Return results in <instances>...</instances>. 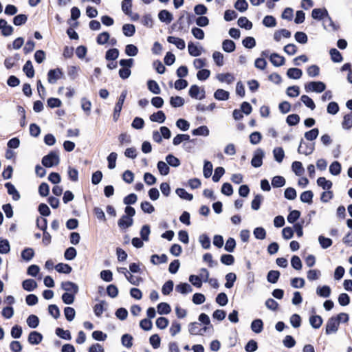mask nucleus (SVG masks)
<instances>
[{
  "label": "nucleus",
  "instance_id": "obj_1",
  "mask_svg": "<svg viewBox=\"0 0 352 352\" xmlns=\"http://www.w3.org/2000/svg\"><path fill=\"white\" fill-rule=\"evenodd\" d=\"M59 162V155L54 151L50 152L48 155L44 156L42 159V164L47 168L57 166Z\"/></svg>",
  "mask_w": 352,
  "mask_h": 352
},
{
  "label": "nucleus",
  "instance_id": "obj_2",
  "mask_svg": "<svg viewBox=\"0 0 352 352\" xmlns=\"http://www.w3.org/2000/svg\"><path fill=\"white\" fill-rule=\"evenodd\" d=\"M126 95H127V91L126 90L122 91V92L121 93V94L118 98V102H116V104L115 105L113 114V119L115 122H116L120 117V113L122 110V105L124 104V102L125 100Z\"/></svg>",
  "mask_w": 352,
  "mask_h": 352
},
{
  "label": "nucleus",
  "instance_id": "obj_3",
  "mask_svg": "<svg viewBox=\"0 0 352 352\" xmlns=\"http://www.w3.org/2000/svg\"><path fill=\"white\" fill-rule=\"evenodd\" d=\"M305 89L307 92L314 91L316 93H321L326 89V85L321 81H313L308 82L305 85Z\"/></svg>",
  "mask_w": 352,
  "mask_h": 352
},
{
  "label": "nucleus",
  "instance_id": "obj_4",
  "mask_svg": "<svg viewBox=\"0 0 352 352\" xmlns=\"http://www.w3.org/2000/svg\"><path fill=\"white\" fill-rule=\"evenodd\" d=\"M315 149V144L314 143H307L301 140L299 146L298 148V152L300 154H303L305 155H311Z\"/></svg>",
  "mask_w": 352,
  "mask_h": 352
},
{
  "label": "nucleus",
  "instance_id": "obj_5",
  "mask_svg": "<svg viewBox=\"0 0 352 352\" xmlns=\"http://www.w3.org/2000/svg\"><path fill=\"white\" fill-rule=\"evenodd\" d=\"M265 156V153L261 148H257L253 155L251 160V164L255 168L261 167L263 164V159Z\"/></svg>",
  "mask_w": 352,
  "mask_h": 352
},
{
  "label": "nucleus",
  "instance_id": "obj_6",
  "mask_svg": "<svg viewBox=\"0 0 352 352\" xmlns=\"http://www.w3.org/2000/svg\"><path fill=\"white\" fill-rule=\"evenodd\" d=\"M189 95L191 98L197 100H201L205 98V90L199 86L194 85H192L189 89Z\"/></svg>",
  "mask_w": 352,
  "mask_h": 352
},
{
  "label": "nucleus",
  "instance_id": "obj_7",
  "mask_svg": "<svg viewBox=\"0 0 352 352\" xmlns=\"http://www.w3.org/2000/svg\"><path fill=\"white\" fill-rule=\"evenodd\" d=\"M339 324L337 320L334 319L333 317L330 318L326 324L325 333L327 335L336 333L339 328Z\"/></svg>",
  "mask_w": 352,
  "mask_h": 352
},
{
  "label": "nucleus",
  "instance_id": "obj_8",
  "mask_svg": "<svg viewBox=\"0 0 352 352\" xmlns=\"http://www.w3.org/2000/svg\"><path fill=\"white\" fill-rule=\"evenodd\" d=\"M206 329V327L201 328L200 324L197 322H191L188 326V331L191 335H203Z\"/></svg>",
  "mask_w": 352,
  "mask_h": 352
},
{
  "label": "nucleus",
  "instance_id": "obj_9",
  "mask_svg": "<svg viewBox=\"0 0 352 352\" xmlns=\"http://www.w3.org/2000/svg\"><path fill=\"white\" fill-rule=\"evenodd\" d=\"M63 73L60 69H51L48 72L47 79L50 84H54L58 80Z\"/></svg>",
  "mask_w": 352,
  "mask_h": 352
},
{
  "label": "nucleus",
  "instance_id": "obj_10",
  "mask_svg": "<svg viewBox=\"0 0 352 352\" xmlns=\"http://www.w3.org/2000/svg\"><path fill=\"white\" fill-rule=\"evenodd\" d=\"M311 16L314 19L324 21L326 16H328V11L325 8H315L312 10Z\"/></svg>",
  "mask_w": 352,
  "mask_h": 352
},
{
  "label": "nucleus",
  "instance_id": "obj_11",
  "mask_svg": "<svg viewBox=\"0 0 352 352\" xmlns=\"http://www.w3.org/2000/svg\"><path fill=\"white\" fill-rule=\"evenodd\" d=\"M269 57L270 62L275 67H280L285 64V58L277 53H272Z\"/></svg>",
  "mask_w": 352,
  "mask_h": 352
},
{
  "label": "nucleus",
  "instance_id": "obj_12",
  "mask_svg": "<svg viewBox=\"0 0 352 352\" xmlns=\"http://www.w3.org/2000/svg\"><path fill=\"white\" fill-rule=\"evenodd\" d=\"M167 41L169 43L175 45L179 50H184L186 47L185 41L178 37L173 36H168Z\"/></svg>",
  "mask_w": 352,
  "mask_h": 352
},
{
  "label": "nucleus",
  "instance_id": "obj_13",
  "mask_svg": "<svg viewBox=\"0 0 352 352\" xmlns=\"http://www.w3.org/2000/svg\"><path fill=\"white\" fill-rule=\"evenodd\" d=\"M62 288L65 291H66L67 292H72L74 294H76L78 292V286L73 282H70V281L63 282L62 283Z\"/></svg>",
  "mask_w": 352,
  "mask_h": 352
},
{
  "label": "nucleus",
  "instance_id": "obj_14",
  "mask_svg": "<svg viewBox=\"0 0 352 352\" xmlns=\"http://www.w3.org/2000/svg\"><path fill=\"white\" fill-rule=\"evenodd\" d=\"M291 32L286 30V29H281L275 31L274 34V39L276 42H279L281 41L282 38H290L291 37Z\"/></svg>",
  "mask_w": 352,
  "mask_h": 352
},
{
  "label": "nucleus",
  "instance_id": "obj_15",
  "mask_svg": "<svg viewBox=\"0 0 352 352\" xmlns=\"http://www.w3.org/2000/svg\"><path fill=\"white\" fill-rule=\"evenodd\" d=\"M217 79L221 82H226L228 85L232 83L234 80V76L230 73L218 74Z\"/></svg>",
  "mask_w": 352,
  "mask_h": 352
},
{
  "label": "nucleus",
  "instance_id": "obj_16",
  "mask_svg": "<svg viewBox=\"0 0 352 352\" xmlns=\"http://www.w3.org/2000/svg\"><path fill=\"white\" fill-rule=\"evenodd\" d=\"M175 291L182 294H187L192 292V288L188 283H181L176 285Z\"/></svg>",
  "mask_w": 352,
  "mask_h": 352
},
{
  "label": "nucleus",
  "instance_id": "obj_17",
  "mask_svg": "<svg viewBox=\"0 0 352 352\" xmlns=\"http://www.w3.org/2000/svg\"><path fill=\"white\" fill-rule=\"evenodd\" d=\"M43 339V336L37 331H32L28 336V342L31 344H38Z\"/></svg>",
  "mask_w": 352,
  "mask_h": 352
},
{
  "label": "nucleus",
  "instance_id": "obj_18",
  "mask_svg": "<svg viewBox=\"0 0 352 352\" xmlns=\"http://www.w3.org/2000/svg\"><path fill=\"white\" fill-rule=\"evenodd\" d=\"M5 186L8 190V193L12 196V199L14 201H18L20 199V194L14 185L10 182H8L5 184Z\"/></svg>",
  "mask_w": 352,
  "mask_h": 352
},
{
  "label": "nucleus",
  "instance_id": "obj_19",
  "mask_svg": "<svg viewBox=\"0 0 352 352\" xmlns=\"http://www.w3.org/2000/svg\"><path fill=\"white\" fill-rule=\"evenodd\" d=\"M323 26L324 29L327 30H333L336 31L338 30V27L334 23L331 17L328 14V16H326L323 21Z\"/></svg>",
  "mask_w": 352,
  "mask_h": 352
},
{
  "label": "nucleus",
  "instance_id": "obj_20",
  "mask_svg": "<svg viewBox=\"0 0 352 352\" xmlns=\"http://www.w3.org/2000/svg\"><path fill=\"white\" fill-rule=\"evenodd\" d=\"M158 17L162 22H165L166 23H170L173 20V15L166 10L160 11Z\"/></svg>",
  "mask_w": 352,
  "mask_h": 352
},
{
  "label": "nucleus",
  "instance_id": "obj_21",
  "mask_svg": "<svg viewBox=\"0 0 352 352\" xmlns=\"http://www.w3.org/2000/svg\"><path fill=\"white\" fill-rule=\"evenodd\" d=\"M302 75V72L298 68H289L287 72V76L292 79H299Z\"/></svg>",
  "mask_w": 352,
  "mask_h": 352
},
{
  "label": "nucleus",
  "instance_id": "obj_22",
  "mask_svg": "<svg viewBox=\"0 0 352 352\" xmlns=\"http://www.w3.org/2000/svg\"><path fill=\"white\" fill-rule=\"evenodd\" d=\"M229 96V92L222 89H218L214 94V98L218 100H227Z\"/></svg>",
  "mask_w": 352,
  "mask_h": 352
},
{
  "label": "nucleus",
  "instance_id": "obj_23",
  "mask_svg": "<svg viewBox=\"0 0 352 352\" xmlns=\"http://www.w3.org/2000/svg\"><path fill=\"white\" fill-rule=\"evenodd\" d=\"M22 287L25 290L28 292H32L36 288L37 283L33 279H27L23 281Z\"/></svg>",
  "mask_w": 352,
  "mask_h": 352
},
{
  "label": "nucleus",
  "instance_id": "obj_24",
  "mask_svg": "<svg viewBox=\"0 0 352 352\" xmlns=\"http://www.w3.org/2000/svg\"><path fill=\"white\" fill-rule=\"evenodd\" d=\"M317 184L324 190H330L332 187V182L324 177H320L317 179Z\"/></svg>",
  "mask_w": 352,
  "mask_h": 352
},
{
  "label": "nucleus",
  "instance_id": "obj_25",
  "mask_svg": "<svg viewBox=\"0 0 352 352\" xmlns=\"http://www.w3.org/2000/svg\"><path fill=\"white\" fill-rule=\"evenodd\" d=\"M133 223V219L127 216H122L118 221V226L122 229H126Z\"/></svg>",
  "mask_w": 352,
  "mask_h": 352
},
{
  "label": "nucleus",
  "instance_id": "obj_26",
  "mask_svg": "<svg viewBox=\"0 0 352 352\" xmlns=\"http://www.w3.org/2000/svg\"><path fill=\"white\" fill-rule=\"evenodd\" d=\"M188 50L189 54L192 56H199L201 54L202 48L195 45L192 42L188 43Z\"/></svg>",
  "mask_w": 352,
  "mask_h": 352
},
{
  "label": "nucleus",
  "instance_id": "obj_27",
  "mask_svg": "<svg viewBox=\"0 0 352 352\" xmlns=\"http://www.w3.org/2000/svg\"><path fill=\"white\" fill-rule=\"evenodd\" d=\"M251 329L256 333H261L263 329V323L261 319H256L252 322Z\"/></svg>",
  "mask_w": 352,
  "mask_h": 352
},
{
  "label": "nucleus",
  "instance_id": "obj_28",
  "mask_svg": "<svg viewBox=\"0 0 352 352\" xmlns=\"http://www.w3.org/2000/svg\"><path fill=\"white\" fill-rule=\"evenodd\" d=\"M331 288L327 285L318 287L316 289L317 295L323 298H328L331 294Z\"/></svg>",
  "mask_w": 352,
  "mask_h": 352
},
{
  "label": "nucleus",
  "instance_id": "obj_29",
  "mask_svg": "<svg viewBox=\"0 0 352 352\" xmlns=\"http://www.w3.org/2000/svg\"><path fill=\"white\" fill-rule=\"evenodd\" d=\"M150 120L152 122L163 123L166 120V116L162 111H159L151 115Z\"/></svg>",
  "mask_w": 352,
  "mask_h": 352
},
{
  "label": "nucleus",
  "instance_id": "obj_30",
  "mask_svg": "<svg viewBox=\"0 0 352 352\" xmlns=\"http://www.w3.org/2000/svg\"><path fill=\"white\" fill-rule=\"evenodd\" d=\"M273 155H274V160L278 162V163H281L284 159V157H285V152L283 149V148L281 147H276L274 150H273Z\"/></svg>",
  "mask_w": 352,
  "mask_h": 352
},
{
  "label": "nucleus",
  "instance_id": "obj_31",
  "mask_svg": "<svg viewBox=\"0 0 352 352\" xmlns=\"http://www.w3.org/2000/svg\"><path fill=\"white\" fill-rule=\"evenodd\" d=\"M309 323L314 329H319L322 324V319L320 316H312L309 318Z\"/></svg>",
  "mask_w": 352,
  "mask_h": 352
},
{
  "label": "nucleus",
  "instance_id": "obj_32",
  "mask_svg": "<svg viewBox=\"0 0 352 352\" xmlns=\"http://www.w3.org/2000/svg\"><path fill=\"white\" fill-rule=\"evenodd\" d=\"M192 133L193 135H202V136H208L210 133V131L206 126H201L194 130L192 131Z\"/></svg>",
  "mask_w": 352,
  "mask_h": 352
},
{
  "label": "nucleus",
  "instance_id": "obj_33",
  "mask_svg": "<svg viewBox=\"0 0 352 352\" xmlns=\"http://www.w3.org/2000/svg\"><path fill=\"white\" fill-rule=\"evenodd\" d=\"M148 90L154 94H160L161 89L157 82L153 80H149L147 82Z\"/></svg>",
  "mask_w": 352,
  "mask_h": 352
},
{
  "label": "nucleus",
  "instance_id": "obj_34",
  "mask_svg": "<svg viewBox=\"0 0 352 352\" xmlns=\"http://www.w3.org/2000/svg\"><path fill=\"white\" fill-rule=\"evenodd\" d=\"M23 72L28 78H32L34 76V69L30 60H28L23 66Z\"/></svg>",
  "mask_w": 352,
  "mask_h": 352
},
{
  "label": "nucleus",
  "instance_id": "obj_35",
  "mask_svg": "<svg viewBox=\"0 0 352 352\" xmlns=\"http://www.w3.org/2000/svg\"><path fill=\"white\" fill-rule=\"evenodd\" d=\"M292 168L298 176L302 175L305 171L302 163L298 161H295L292 163Z\"/></svg>",
  "mask_w": 352,
  "mask_h": 352
},
{
  "label": "nucleus",
  "instance_id": "obj_36",
  "mask_svg": "<svg viewBox=\"0 0 352 352\" xmlns=\"http://www.w3.org/2000/svg\"><path fill=\"white\" fill-rule=\"evenodd\" d=\"M236 276L234 273L230 272L226 275V283H225V287L226 288H232L234 285V282L236 281Z\"/></svg>",
  "mask_w": 352,
  "mask_h": 352
},
{
  "label": "nucleus",
  "instance_id": "obj_37",
  "mask_svg": "<svg viewBox=\"0 0 352 352\" xmlns=\"http://www.w3.org/2000/svg\"><path fill=\"white\" fill-rule=\"evenodd\" d=\"M222 48L226 52H232L235 50V43L232 40L226 39L223 41Z\"/></svg>",
  "mask_w": 352,
  "mask_h": 352
},
{
  "label": "nucleus",
  "instance_id": "obj_38",
  "mask_svg": "<svg viewBox=\"0 0 352 352\" xmlns=\"http://www.w3.org/2000/svg\"><path fill=\"white\" fill-rule=\"evenodd\" d=\"M56 270L59 273H63V274H69L72 268L71 266H69L68 264L65 263H58L55 266Z\"/></svg>",
  "mask_w": 352,
  "mask_h": 352
},
{
  "label": "nucleus",
  "instance_id": "obj_39",
  "mask_svg": "<svg viewBox=\"0 0 352 352\" xmlns=\"http://www.w3.org/2000/svg\"><path fill=\"white\" fill-rule=\"evenodd\" d=\"M314 194L311 190H307L301 193L300 199L303 203L311 204L312 203Z\"/></svg>",
  "mask_w": 352,
  "mask_h": 352
},
{
  "label": "nucleus",
  "instance_id": "obj_40",
  "mask_svg": "<svg viewBox=\"0 0 352 352\" xmlns=\"http://www.w3.org/2000/svg\"><path fill=\"white\" fill-rule=\"evenodd\" d=\"M238 25L241 28H245V30H250L252 28V23L245 16H241L239 19Z\"/></svg>",
  "mask_w": 352,
  "mask_h": 352
},
{
  "label": "nucleus",
  "instance_id": "obj_41",
  "mask_svg": "<svg viewBox=\"0 0 352 352\" xmlns=\"http://www.w3.org/2000/svg\"><path fill=\"white\" fill-rule=\"evenodd\" d=\"M123 34L126 36H132L135 32V28L133 24H124L122 26Z\"/></svg>",
  "mask_w": 352,
  "mask_h": 352
},
{
  "label": "nucleus",
  "instance_id": "obj_42",
  "mask_svg": "<svg viewBox=\"0 0 352 352\" xmlns=\"http://www.w3.org/2000/svg\"><path fill=\"white\" fill-rule=\"evenodd\" d=\"M170 104L173 107H180L184 104V99L180 96H172L170 98Z\"/></svg>",
  "mask_w": 352,
  "mask_h": 352
},
{
  "label": "nucleus",
  "instance_id": "obj_43",
  "mask_svg": "<svg viewBox=\"0 0 352 352\" xmlns=\"http://www.w3.org/2000/svg\"><path fill=\"white\" fill-rule=\"evenodd\" d=\"M157 309L158 314L162 315L168 314L171 311L170 305L166 302H160L157 305Z\"/></svg>",
  "mask_w": 352,
  "mask_h": 352
},
{
  "label": "nucleus",
  "instance_id": "obj_44",
  "mask_svg": "<svg viewBox=\"0 0 352 352\" xmlns=\"http://www.w3.org/2000/svg\"><path fill=\"white\" fill-rule=\"evenodd\" d=\"M167 261V256L165 254H162L160 256L157 254H153L151 256V262L154 265H157L160 263H164Z\"/></svg>",
  "mask_w": 352,
  "mask_h": 352
},
{
  "label": "nucleus",
  "instance_id": "obj_45",
  "mask_svg": "<svg viewBox=\"0 0 352 352\" xmlns=\"http://www.w3.org/2000/svg\"><path fill=\"white\" fill-rule=\"evenodd\" d=\"M342 126L346 130L350 129L352 127V113L346 114L344 116Z\"/></svg>",
  "mask_w": 352,
  "mask_h": 352
},
{
  "label": "nucleus",
  "instance_id": "obj_46",
  "mask_svg": "<svg viewBox=\"0 0 352 352\" xmlns=\"http://www.w3.org/2000/svg\"><path fill=\"white\" fill-rule=\"evenodd\" d=\"M212 58L216 63V65L219 67H221L224 64V57L223 55L219 52H214L212 54Z\"/></svg>",
  "mask_w": 352,
  "mask_h": 352
},
{
  "label": "nucleus",
  "instance_id": "obj_47",
  "mask_svg": "<svg viewBox=\"0 0 352 352\" xmlns=\"http://www.w3.org/2000/svg\"><path fill=\"white\" fill-rule=\"evenodd\" d=\"M280 276V272L276 270H271L268 272L267 276V281L271 283H276Z\"/></svg>",
  "mask_w": 352,
  "mask_h": 352
},
{
  "label": "nucleus",
  "instance_id": "obj_48",
  "mask_svg": "<svg viewBox=\"0 0 352 352\" xmlns=\"http://www.w3.org/2000/svg\"><path fill=\"white\" fill-rule=\"evenodd\" d=\"M133 338L132 336L127 334V333L124 334L121 338L122 344L124 346L129 349L133 345Z\"/></svg>",
  "mask_w": 352,
  "mask_h": 352
},
{
  "label": "nucleus",
  "instance_id": "obj_49",
  "mask_svg": "<svg viewBox=\"0 0 352 352\" xmlns=\"http://www.w3.org/2000/svg\"><path fill=\"white\" fill-rule=\"evenodd\" d=\"M190 136L188 134H178L173 140V144L175 146L180 144L184 141H189Z\"/></svg>",
  "mask_w": 352,
  "mask_h": 352
},
{
  "label": "nucleus",
  "instance_id": "obj_50",
  "mask_svg": "<svg viewBox=\"0 0 352 352\" xmlns=\"http://www.w3.org/2000/svg\"><path fill=\"white\" fill-rule=\"evenodd\" d=\"M132 0H123L122 2V10L128 16L131 14Z\"/></svg>",
  "mask_w": 352,
  "mask_h": 352
},
{
  "label": "nucleus",
  "instance_id": "obj_51",
  "mask_svg": "<svg viewBox=\"0 0 352 352\" xmlns=\"http://www.w3.org/2000/svg\"><path fill=\"white\" fill-rule=\"evenodd\" d=\"M285 184V179L282 176H275L272 178V185L274 188L282 187Z\"/></svg>",
  "mask_w": 352,
  "mask_h": 352
},
{
  "label": "nucleus",
  "instance_id": "obj_52",
  "mask_svg": "<svg viewBox=\"0 0 352 352\" xmlns=\"http://www.w3.org/2000/svg\"><path fill=\"white\" fill-rule=\"evenodd\" d=\"M212 164L209 161L204 162V166L203 169V174L206 178H208L211 176L212 173Z\"/></svg>",
  "mask_w": 352,
  "mask_h": 352
},
{
  "label": "nucleus",
  "instance_id": "obj_53",
  "mask_svg": "<svg viewBox=\"0 0 352 352\" xmlns=\"http://www.w3.org/2000/svg\"><path fill=\"white\" fill-rule=\"evenodd\" d=\"M27 324L30 328H36L39 324V319L35 315H30L27 318Z\"/></svg>",
  "mask_w": 352,
  "mask_h": 352
},
{
  "label": "nucleus",
  "instance_id": "obj_54",
  "mask_svg": "<svg viewBox=\"0 0 352 352\" xmlns=\"http://www.w3.org/2000/svg\"><path fill=\"white\" fill-rule=\"evenodd\" d=\"M110 38V35L107 32H103L98 34L96 38V41L99 45L106 44Z\"/></svg>",
  "mask_w": 352,
  "mask_h": 352
},
{
  "label": "nucleus",
  "instance_id": "obj_55",
  "mask_svg": "<svg viewBox=\"0 0 352 352\" xmlns=\"http://www.w3.org/2000/svg\"><path fill=\"white\" fill-rule=\"evenodd\" d=\"M157 166V169L161 175H166L168 174L170 168L166 162L160 161V162H158Z\"/></svg>",
  "mask_w": 352,
  "mask_h": 352
},
{
  "label": "nucleus",
  "instance_id": "obj_56",
  "mask_svg": "<svg viewBox=\"0 0 352 352\" xmlns=\"http://www.w3.org/2000/svg\"><path fill=\"white\" fill-rule=\"evenodd\" d=\"M56 333L58 336L64 340H70L72 339L71 333L68 330H64L61 328H57L56 329Z\"/></svg>",
  "mask_w": 352,
  "mask_h": 352
},
{
  "label": "nucleus",
  "instance_id": "obj_57",
  "mask_svg": "<svg viewBox=\"0 0 352 352\" xmlns=\"http://www.w3.org/2000/svg\"><path fill=\"white\" fill-rule=\"evenodd\" d=\"M329 172L333 175H338L341 172V164L337 162H333L329 166Z\"/></svg>",
  "mask_w": 352,
  "mask_h": 352
},
{
  "label": "nucleus",
  "instance_id": "obj_58",
  "mask_svg": "<svg viewBox=\"0 0 352 352\" xmlns=\"http://www.w3.org/2000/svg\"><path fill=\"white\" fill-rule=\"evenodd\" d=\"M166 161L168 165L173 167H178L180 165L179 160L171 154L166 156Z\"/></svg>",
  "mask_w": 352,
  "mask_h": 352
},
{
  "label": "nucleus",
  "instance_id": "obj_59",
  "mask_svg": "<svg viewBox=\"0 0 352 352\" xmlns=\"http://www.w3.org/2000/svg\"><path fill=\"white\" fill-rule=\"evenodd\" d=\"M301 101L304 103V104L308 108L314 110L316 107L315 103L313 100L307 95H302L300 98Z\"/></svg>",
  "mask_w": 352,
  "mask_h": 352
},
{
  "label": "nucleus",
  "instance_id": "obj_60",
  "mask_svg": "<svg viewBox=\"0 0 352 352\" xmlns=\"http://www.w3.org/2000/svg\"><path fill=\"white\" fill-rule=\"evenodd\" d=\"M319 130L317 128H314L309 131L305 132V138L309 141H312L317 138Z\"/></svg>",
  "mask_w": 352,
  "mask_h": 352
},
{
  "label": "nucleus",
  "instance_id": "obj_61",
  "mask_svg": "<svg viewBox=\"0 0 352 352\" xmlns=\"http://www.w3.org/2000/svg\"><path fill=\"white\" fill-rule=\"evenodd\" d=\"M330 55L332 61L335 63H340L342 60V56L340 52L335 48L330 50Z\"/></svg>",
  "mask_w": 352,
  "mask_h": 352
},
{
  "label": "nucleus",
  "instance_id": "obj_62",
  "mask_svg": "<svg viewBox=\"0 0 352 352\" xmlns=\"http://www.w3.org/2000/svg\"><path fill=\"white\" fill-rule=\"evenodd\" d=\"M176 193L182 199H186L188 201L192 200L193 198L192 195L186 192V190L184 188H177L176 190Z\"/></svg>",
  "mask_w": 352,
  "mask_h": 352
},
{
  "label": "nucleus",
  "instance_id": "obj_63",
  "mask_svg": "<svg viewBox=\"0 0 352 352\" xmlns=\"http://www.w3.org/2000/svg\"><path fill=\"white\" fill-rule=\"evenodd\" d=\"M117 156L116 153L112 152L107 157L108 168L109 169H113L116 167Z\"/></svg>",
  "mask_w": 352,
  "mask_h": 352
},
{
  "label": "nucleus",
  "instance_id": "obj_64",
  "mask_svg": "<svg viewBox=\"0 0 352 352\" xmlns=\"http://www.w3.org/2000/svg\"><path fill=\"white\" fill-rule=\"evenodd\" d=\"M64 314L68 321H72L75 318L76 311L74 308L67 307L64 309Z\"/></svg>",
  "mask_w": 352,
  "mask_h": 352
}]
</instances>
